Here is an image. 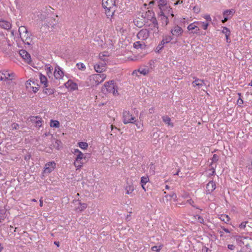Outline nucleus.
<instances>
[{
    "label": "nucleus",
    "instance_id": "0eeeda50",
    "mask_svg": "<svg viewBox=\"0 0 252 252\" xmlns=\"http://www.w3.org/2000/svg\"><path fill=\"white\" fill-rule=\"evenodd\" d=\"M147 14H150L151 17L150 20L152 21L153 25L154 32L158 33V23L156 18L154 17V12L152 11L148 10L147 11Z\"/></svg>",
    "mask_w": 252,
    "mask_h": 252
},
{
    "label": "nucleus",
    "instance_id": "de8ad7c7",
    "mask_svg": "<svg viewBox=\"0 0 252 252\" xmlns=\"http://www.w3.org/2000/svg\"><path fill=\"white\" fill-rule=\"evenodd\" d=\"M11 127L12 129H18L19 128V125L15 123H13L11 125Z\"/></svg>",
    "mask_w": 252,
    "mask_h": 252
},
{
    "label": "nucleus",
    "instance_id": "f8f14e48",
    "mask_svg": "<svg viewBox=\"0 0 252 252\" xmlns=\"http://www.w3.org/2000/svg\"><path fill=\"white\" fill-rule=\"evenodd\" d=\"M73 203L76 205H79L78 207H75V210L79 212H82L87 207V204L86 203H82L79 200H74Z\"/></svg>",
    "mask_w": 252,
    "mask_h": 252
},
{
    "label": "nucleus",
    "instance_id": "052dcab7",
    "mask_svg": "<svg viewBox=\"0 0 252 252\" xmlns=\"http://www.w3.org/2000/svg\"><path fill=\"white\" fill-rule=\"evenodd\" d=\"M204 18L207 20V21H211V18L210 16V15H205L204 16Z\"/></svg>",
    "mask_w": 252,
    "mask_h": 252
},
{
    "label": "nucleus",
    "instance_id": "6e6d98bb",
    "mask_svg": "<svg viewBox=\"0 0 252 252\" xmlns=\"http://www.w3.org/2000/svg\"><path fill=\"white\" fill-rule=\"evenodd\" d=\"M31 158V155L29 154H28L24 157V159L26 161H28Z\"/></svg>",
    "mask_w": 252,
    "mask_h": 252
},
{
    "label": "nucleus",
    "instance_id": "bb28decb",
    "mask_svg": "<svg viewBox=\"0 0 252 252\" xmlns=\"http://www.w3.org/2000/svg\"><path fill=\"white\" fill-rule=\"evenodd\" d=\"M172 37L171 36H165L164 37L161 41V44L164 45L165 43H169L172 40Z\"/></svg>",
    "mask_w": 252,
    "mask_h": 252
},
{
    "label": "nucleus",
    "instance_id": "423d86ee",
    "mask_svg": "<svg viewBox=\"0 0 252 252\" xmlns=\"http://www.w3.org/2000/svg\"><path fill=\"white\" fill-rule=\"evenodd\" d=\"M149 31L146 29H143L138 32L137 37L139 39L144 40L149 37Z\"/></svg>",
    "mask_w": 252,
    "mask_h": 252
},
{
    "label": "nucleus",
    "instance_id": "72a5a7b5",
    "mask_svg": "<svg viewBox=\"0 0 252 252\" xmlns=\"http://www.w3.org/2000/svg\"><path fill=\"white\" fill-rule=\"evenodd\" d=\"M78 145L79 147L82 149H86L88 147V144L85 142H80L78 143Z\"/></svg>",
    "mask_w": 252,
    "mask_h": 252
},
{
    "label": "nucleus",
    "instance_id": "4be33fe9",
    "mask_svg": "<svg viewBox=\"0 0 252 252\" xmlns=\"http://www.w3.org/2000/svg\"><path fill=\"white\" fill-rule=\"evenodd\" d=\"M18 32L20 37L27 34H29V32L25 26H21L19 27Z\"/></svg>",
    "mask_w": 252,
    "mask_h": 252
},
{
    "label": "nucleus",
    "instance_id": "9d476101",
    "mask_svg": "<svg viewBox=\"0 0 252 252\" xmlns=\"http://www.w3.org/2000/svg\"><path fill=\"white\" fill-rule=\"evenodd\" d=\"M106 77V75L105 74H96L93 75V78L95 81L96 85H98L102 82Z\"/></svg>",
    "mask_w": 252,
    "mask_h": 252
},
{
    "label": "nucleus",
    "instance_id": "f704fd0d",
    "mask_svg": "<svg viewBox=\"0 0 252 252\" xmlns=\"http://www.w3.org/2000/svg\"><path fill=\"white\" fill-rule=\"evenodd\" d=\"M165 197L168 200V198L170 199L171 198L174 199L175 201L177 200V195L175 193H172L171 194H167L165 196Z\"/></svg>",
    "mask_w": 252,
    "mask_h": 252
},
{
    "label": "nucleus",
    "instance_id": "aec40b11",
    "mask_svg": "<svg viewBox=\"0 0 252 252\" xmlns=\"http://www.w3.org/2000/svg\"><path fill=\"white\" fill-rule=\"evenodd\" d=\"M65 86L66 87H69L71 89L73 90L77 88V84L70 80L65 83Z\"/></svg>",
    "mask_w": 252,
    "mask_h": 252
},
{
    "label": "nucleus",
    "instance_id": "864d4df0",
    "mask_svg": "<svg viewBox=\"0 0 252 252\" xmlns=\"http://www.w3.org/2000/svg\"><path fill=\"white\" fill-rule=\"evenodd\" d=\"M187 202L189 203L190 205H191L192 207H195L196 208L198 209L197 207H196L193 205L194 201L191 199L188 200Z\"/></svg>",
    "mask_w": 252,
    "mask_h": 252
},
{
    "label": "nucleus",
    "instance_id": "7c9ffc66",
    "mask_svg": "<svg viewBox=\"0 0 252 252\" xmlns=\"http://www.w3.org/2000/svg\"><path fill=\"white\" fill-rule=\"evenodd\" d=\"M83 163V161L77 160L76 159H75L74 164V166L78 169L82 166V164Z\"/></svg>",
    "mask_w": 252,
    "mask_h": 252
},
{
    "label": "nucleus",
    "instance_id": "dca6fc26",
    "mask_svg": "<svg viewBox=\"0 0 252 252\" xmlns=\"http://www.w3.org/2000/svg\"><path fill=\"white\" fill-rule=\"evenodd\" d=\"M183 32V29L178 26H175L174 29L172 30L171 31V33H172L173 35H175L176 36L182 35Z\"/></svg>",
    "mask_w": 252,
    "mask_h": 252
},
{
    "label": "nucleus",
    "instance_id": "8fccbe9b",
    "mask_svg": "<svg viewBox=\"0 0 252 252\" xmlns=\"http://www.w3.org/2000/svg\"><path fill=\"white\" fill-rule=\"evenodd\" d=\"M200 24H201V26L203 28L204 30H206L209 25V24L206 22V23L205 22H201V23H200Z\"/></svg>",
    "mask_w": 252,
    "mask_h": 252
},
{
    "label": "nucleus",
    "instance_id": "9b49d317",
    "mask_svg": "<svg viewBox=\"0 0 252 252\" xmlns=\"http://www.w3.org/2000/svg\"><path fill=\"white\" fill-rule=\"evenodd\" d=\"M216 188V185L215 183L213 181H210L206 185V193L210 194Z\"/></svg>",
    "mask_w": 252,
    "mask_h": 252
},
{
    "label": "nucleus",
    "instance_id": "412c9836",
    "mask_svg": "<svg viewBox=\"0 0 252 252\" xmlns=\"http://www.w3.org/2000/svg\"><path fill=\"white\" fill-rule=\"evenodd\" d=\"M162 121L168 126H170L171 127L174 126V124L171 122V119L167 116H164L162 117Z\"/></svg>",
    "mask_w": 252,
    "mask_h": 252
},
{
    "label": "nucleus",
    "instance_id": "603ef678",
    "mask_svg": "<svg viewBox=\"0 0 252 252\" xmlns=\"http://www.w3.org/2000/svg\"><path fill=\"white\" fill-rule=\"evenodd\" d=\"M196 217H197V220H198V222H199L201 223H204V219L202 217H201L199 215H197Z\"/></svg>",
    "mask_w": 252,
    "mask_h": 252
},
{
    "label": "nucleus",
    "instance_id": "39448f33",
    "mask_svg": "<svg viewBox=\"0 0 252 252\" xmlns=\"http://www.w3.org/2000/svg\"><path fill=\"white\" fill-rule=\"evenodd\" d=\"M14 76L13 73H9L8 71L3 70L0 71V80L7 81L11 80Z\"/></svg>",
    "mask_w": 252,
    "mask_h": 252
},
{
    "label": "nucleus",
    "instance_id": "473e14b6",
    "mask_svg": "<svg viewBox=\"0 0 252 252\" xmlns=\"http://www.w3.org/2000/svg\"><path fill=\"white\" fill-rule=\"evenodd\" d=\"M76 159L77 160L83 161V160H85V157H84V154L82 152H79V154L77 155Z\"/></svg>",
    "mask_w": 252,
    "mask_h": 252
},
{
    "label": "nucleus",
    "instance_id": "09e8293b",
    "mask_svg": "<svg viewBox=\"0 0 252 252\" xmlns=\"http://www.w3.org/2000/svg\"><path fill=\"white\" fill-rule=\"evenodd\" d=\"M193 10L194 13H198L200 11V8L198 6H195L193 7Z\"/></svg>",
    "mask_w": 252,
    "mask_h": 252
},
{
    "label": "nucleus",
    "instance_id": "a19ab883",
    "mask_svg": "<svg viewBox=\"0 0 252 252\" xmlns=\"http://www.w3.org/2000/svg\"><path fill=\"white\" fill-rule=\"evenodd\" d=\"M138 72H139L140 74H143L145 75L148 73V70L145 68H142L138 69Z\"/></svg>",
    "mask_w": 252,
    "mask_h": 252
},
{
    "label": "nucleus",
    "instance_id": "6ab92c4d",
    "mask_svg": "<svg viewBox=\"0 0 252 252\" xmlns=\"http://www.w3.org/2000/svg\"><path fill=\"white\" fill-rule=\"evenodd\" d=\"M39 77L40 83L44 85V88L47 87L48 86V83L47 77L41 73L40 74Z\"/></svg>",
    "mask_w": 252,
    "mask_h": 252
},
{
    "label": "nucleus",
    "instance_id": "f03ea898",
    "mask_svg": "<svg viewBox=\"0 0 252 252\" xmlns=\"http://www.w3.org/2000/svg\"><path fill=\"white\" fill-rule=\"evenodd\" d=\"M102 91L104 94L109 93H113L114 94H116L118 93L114 85V81L113 80L105 83L104 86L102 88Z\"/></svg>",
    "mask_w": 252,
    "mask_h": 252
},
{
    "label": "nucleus",
    "instance_id": "e2e57ef3",
    "mask_svg": "<svg viewBox=\"0 0 252 252\" xmlns=\"http://www.w3.org/2000/svg\"><path fill=\"white\" fill-rule=\"evenodd\" d=\"M183 2V0H177L175 3L174 4L175 5H177L178 4H180V3H182Z\"/></svg>",
    "mask_w": 252,
    "mask_h": 252
},
{
    "label": "nucleus",
    "instance_id": "1a4fd4ad",
    "mask_svg": "<svg viewBox=\"0 0 252 252\" xmlns=\"http://www.w3.org/2000/svg\"><path fill=\"white\" fill-rule=\"evenodd\" d=\"M54 75L56 79H62L64 75L63 72L61 69V68L59 66H56L54 72Z\"/></svg>",
    "mask_w": 252,
    "mask_h": 252
},
{
    "label": "nucleus",
    "instance_id": "c03bdc74",
    "mask_svg": "<svg viewBox=\"0 0 252 252\" xmlns=\"http://www.w3.org/2000/svg\"><path fill=\"white\" fill-rule=\"evenodd\" d=\"M39 116H31V117L29 118L30 119V121H31L32 123H36V121H37V120L39 119Z\"/></svg>",
    "mask_w": 252,
    "mask_h": 252
},
{
    "label": "nucleus",
    "instance_id": "774afa93",
    "mask_svg": "<svg viewBox=\"0 0 252 252\" xmlns=\"http://www.w3.org/2000/svg\"><path fill=\"white\" fill-rule=\"evenodd\" d=\"M79 152H81V151H80L78 149H74V152L73 153L74 154H79Z\"/></svg>",
    "mask_w": 252,
    "mask_h": 252
},
{
    "label": "nucleus",
    "instance_id": "338daca9",
    "mask_svg": "<svg viewBox=\"0 0 252 252\" xmlns=\"http://www.w3.org/2000/svg\"><path fill=\"white\" fill-rule=\"evenodd\" d=\"M33 88V90L32 91L34 92V93H36L38 90V88L39 87H32Z\"/></svg>",
    "mask_w": 252,
    "mask_h": 252
},
{
    "label": "nucleus",
    "instance_id": "c85d7f7f",
    "mask_svg": "<svg viewBox=\"0 0 252 252\" xmlns=\"http://www.w3.org/2000/svg\"><path fill=\"white\" fill-rule=\"evenodd\" d=\"M50 126L53 127H59L60 123L58 121L52 120L50 122Z\"/></svg>",
    "mask_w": 252,
    "mask_h": 252
},
{
    "label": "nucleus",
    "instance_id": "a18cd8bd",
    "mask_svg": "<svg viewBox=\"0 0 252 252\" xmlns=\"http://www.w3.org/2000/svg\"><path fill=\"white\" fill-rule=\"evenodd\" d=\"M248 223V221H244L243 222H242L240 225H239V227L240 228H242V229H245L247 227V224Z\"/></svg>",
    "mask_w": 252,
    "mask_h": 252
},
{
    "label": "nucleus",
    "instance_id": "e433bc0d",
    "mask_svg": "<svg viewBox=\"0 0 252 252\" xmlns=\"http://www.w3.org/2000/svg\"><path fill=\"white\" fill-rule=\"evenodd\" d=\"M46 70H47V75L50 77V75H52V70H53V68L51 66H47L46 65Z\"/></svg>",
    "mask_w": 252,
    "mask_h": 252
},
{
    "label": "nucleus",
    "instance_id": "4d7b16f0",
    "mask_svg": "<svg viewBox=\"0 0 252 252\" xmlns=\"http://www.w3.org/2000/svg\"><path fill=\"white\" fill-rule=\"evenodd\" d=\"M235 248V246L233 245H232V244H229L228 245V248L229 249V250H234Z\"/></svg>",
    "mask_w": 252,
    "mask_h": 252
},
{
    "label": "nucleus",
    "instance_id": "ea45409f",
    "mask_svg": "<svg viewBox=\"0 0 252 252\" xmlns=\"http://www.w3.org/2000/svg\"><path fill=\"white\" fill-rule=\"evenodd\" d=\"M162 246H154L152 247L151 249L153 251L157 252H159L160 250L161 249Z\"/></svg>",
    "mask_w": 252,
    "mask_h": 252
},
{
    "label": "nucleus",
    "instance_id": "b1692460",
    "mask_svg": "<svg viewBox=\"0 0 252 252\" xmlns=\"http://www.w3.org/2000/svg\"><path fill=\"white\" fill-rule=\"evenodd\" d=\"M145 46L143 42L136 41L133 44V47L136 49L143 48Z\"/></svg>",
    "mask_w": 252,
    "mask_h": 252
},
{
    "label": "nucleus",
    "instance_id": "5fc2aeb1",
    "mask_svg": "<svg viewBox=\"0 0 252 252\" xmlns=\"http://www.w3.org/2000/svg\"><path fill=\"white\" fill-rule=\"evenodd\" d=\"M163 45H162V44H161V42L157 46V50H158V51H159L163 48Z\"/></svg>",
    "mask_w": 252,
    "mask_h": 252
},
{
    "label": "nucleus",
    "instance_id": "3c124183",
    "mask_svg": "<svg viewBox=\"0 0 252 252\" xmlns=\"http://www.w3.org/2000/svg\"><path fill=\"white\" fill-rule=\"evenodd\" d=\"M135 125L138 129L142 130V127L143 125L140 122H137L135 123Z\"/></svg>",
    "mask_w": 252,
    "mask_h": 252
},
{
    "label": "nucleus",
    "instance_id": "2eb2a0df",
    "mask_svg": "<svg viewBox=\"0 0 252 252\" xmlns=\"http://www.w3.org/2000/svg\"><path fill=\"white\" fill-rule=\"evenodd\" d=\"M56 164L54 162H49L46 164L45 168L44 169L45 173H51L54 169L55 167L53 165L55 166Z\"/></svg>",
    "mask_w": 252,
    "mask_h": 252
},
{
    "label": "nucleus",
    "instance_id": "58836bf2",
    "mask_svg": "<svg viewBox=\"0 0 252 252\" xmlns=\"http://www.w3.org/2000/svg\"><path fill=\"white\" fill-rule=\"evenodd\" d=\"M166 4V0H159L158 6L160 9H161V7H163Z\"/></svg>",
    "mask_w": 252,
    "mask_h": 252
},
{
    "label": "nucleus",
    "instance_id": "4468645a",
    "mask_svg": "<svg viewBox=\"0 0 252 252\" xmlns=\"http://www.w3.org/2000/svg\"><path fill=\"white\" fill-rule=\"evenodd\" d=\"M219 160V156L217 154H214L211 158L212 162H211L210 166H211V170H212V175L215 172V168L216 165L214 163H216Z\"/></svg>",
    "mask_w": 252,
    "mask_h": 252
},
{
    "label": "nucleus",
    "instance_id": "f3484780",
    "mask_svg": "<svg viewBox=\"0 0 252 252\" xmlns=\"http://www.w3.org/2000/svg\"><path fill=\"white\" fill-rule=\"evenodd\" d=\"M22 41L26 44L28 45H30L32 44V39L30 37V33H29V34H27L24 35L23 36H21L20 37Z\"/></svg>",
    "mask_w": 252,
    "mask_h": 252
},
{
    "label": "nucleus",
    "instance_id": "7ed1b4c3",
    "mask_svg": "<svg viewBox=\"0 0 252 252\" xmlns=\"http://www.w3.org/2000/svg\"><path fill=\"white\" fill-rule=\"evenodd\" d=\"M123 122L124 124L134 123L136 122L135 117L132 116V114L129 111L124 110L123 112Z\"/></svg>",
    "mask_w": 252,
    "mask_h": 252
},
{
    "label": "nucleus",
    "instance_id": "ddd939ff",
    "mask_svg": "<svg viewBox=\"0 0 252 252\" xmlns=\"http://www.w3.org/2000/svg\"><path fill=\"white\" fill-rule=\"evenodd\" d=\"M106 64L105 63H99L94 65L95 70L97 72H102L105 70Z\"/></svg>",
    "mask_w": 252,
    "mask_h": 252
},
{
    "label": "nucleus",
    "instance_id": "0e129e2a",
    "mask_svg": "<svg viewBox=\"0 0 252 252\" xmlns=\"http://www.w3.org/2000/svg\"><path fill=\"white\" fill-rule=\"evenodd\" d=\"M223 17H224V19L222 20V22L224 23L226 22L229 19V18L226 17L225 16H223Z\"/></svg>",
    "mask_w": 252,
    "mask_h": 252
},
{
    "label": "nucleus",
    "instance_id": "69168bd1",
    "mask_svg": "<svg viewBox=\"0 0 252 252\" xmlns=\"http://www.w3.org/2000/svg\"><path fill=\"white\" fill-rule=\"evenodd\" d=\"M145 16L147 17L148 19H151L150 14H147V13L146 12L145 14Z\"/></svg>",
    "mask_w": 252,
    "mask_h": 252
},
{
    "label": "nucleus",
    "instance_id": "2f4dec72",
    "mask_svg": "<svg viewBox=\"0 0 252 252\" xmlns=\"http://www.w3.org/2000/svg\"><path fill=\"white\" fill-rule=\"evenodd\" d=\"M149 181V179L148 176H143L141 178V184L145 185Z\"/></svg>",
    "mask_w": 252,
    "mask_h": 252
},
{
    "label": "nucleus",
    "instance_id": "49530a36",
    "mask_svg": "<svg viewBox=\"0 0 252 252\" xmlns=\"http://www.w3.org/2000/svg\"><path fill=\"white\" fill-rule=\"evenodd\" d=\"M42 118L40 117H39V119L37 120V121H36V126L37 127H40L41 126V123H42Z\"/></svg>",
    "mask_w": 252,
    "mask_h": 252
},
{
    "label": "nucleus",
    "instance_id": "f257e3e1",
    "mask_svg": "<svg viewBox=\"0 0 252 252\" xmlns=\"http://www.w3.org/2000/svg\"><path fill=\"white\" fill-rule=\"evenodd\" d=\"M116 0H102V4L106 9L107 17L113 16L117 8L115 4Z\"/></svg>",
    "mask_w": 252,
    "mask_h": 252
},
{
    "label": "nucleus",
    "instance_id": "37998d69",
    "mask_svg": "<svg viewBox=\"0 0 252 252\" xmlns=\"http://www.w3.org/2000/svg\"><path fill=\"white\" fill-rule=\"evenodd\" d=\"M238 94L239 96V98L237 100V104L239 106H241V105H242L244 103V101H243V100L241 98V93H238Z\"/></svg>",
    "mask_w": 252,
    "mask_h": 252
},
{
    "label": "nucleus",
    "instance_id": "a878e982",
    "mask_svg": "<svg viewBox=\"0 0 252 252\" xmlns=\"http://www.w3.org/2000/svg\"><path fill=\"white\" fill-rule=\"evenodd\" d=\"M126 193L127 194H131L134 190V187L132 185H128L126 187Z\"/></svg>",
    "mask_w": 252,
    "mask_h": 252
},
{
    "label": "nucleus",
    "instance_id": "13d9d810",
    "mask_svg": "<svg viewBox=\"0 0 252 252\" xmlns=\"http://www.w3.org/2000/svg\"><path fill=\"white\" fill-rule=\"evenodd\" d=\"M229 36H230V35H227L225 36L226 42L228 43L231 42V40H230V38H229Z\"/></svg>",
    "mask_w": 252,
    "mask_h": 252
},
{
    "label": "nucleus",
    "instance_id": "393cba45",
    "mask_svg": "<svg viewBox=\"0 0 252 252\" xmlns=\"http://www.w3.org/2000/svg\"><path fill=\"white\" fill-rule=\"evenodd\" d=\"M203 83H204V80L199 79H196L192 82V84L194 86H197L199 87L202 86Z\"/></svg>",
    "mask_w": 252,
    "mask_h": 252
},
{
    "label": "nucleus",
    "instance_id": "5701e85b",
    "mask_svg": "<svg viewBox=\"0 0 252 252\" xmlns=\"http://www.w3.org/2000/svg\"><path fill=\"white\" fill-rule=\"evenodd\" d=\"M235 11L232 9L226 10L223 12V16H225L226 17L229 19L232 17Z\"/></svg>",
    "mask_w": 252,
    "mask_h": 252
},
{
    "label": "nucleus",
    "instance_id": "cd10ccee",
    "mask_svg": "<svg viewBox=\"0 0 252 252\" xmlns=\"http://www.w3.org/2000/svg\"><path fill=\"white\" fill-rule=\"evenodd\" d=\"M43 92L48 95L53 94L55 93V89L47 88V87L43 90Z\"/></svg>",
    "mask_w": 252,
    "mask_h": 252
},
{
    "label": "nucleus",
    "instance_id": "c756f323",
    "mask_svg": "<svg viewBox=\"0 0 252 252\" xmlns=\"http://www.w3.org/2000/svg\"><path fill=\"white\" fill-rule=\"evenodd\" d=\"M220 219L225 223H227L230 220V218L226 215H221Z\"/></svg>",
    "mask_w": 252,
    "mask_h": 252
},
{
    "label": "nucleus",
    "instance_id": "a211bd4d",
    "mask_svg": "<svg viewBox=\"0 0 252 252\" xmlns=\"http://www.w3.org/2000/svg\"><path fill=\"white\" fill-rule=\"evenodd\" d=\"M0 27L5 30H9L11 27V24L7 21L0 19Z\"/></svg>",
    "mask_w": 252,
    "mask_h": 252
},
{
    "label": "nucleus",
    "instance_id": "4c0bfd02",
    "mask_svg": "<svg viewBox=\"0 0 252 252\" xmlns=\"http://www.w3.org/2000/svg\"><path fill=\"white\" fill-rule=\"evenodd\" d=\"M222 32L225 34V36L230 35V31L229 29L226 27H224L222 31Z\"/></svg>",
    "mask_w": 252,
    "mask_h": 252
},
{
    "label": "nucleus",
    "instance_id": "bf43d9fd",
    "mask_svg": "<svg viewBox=\"0 0 252 252\" xmlns=\"http://www.w3.org/2000/svg\"><path fill=\"white\" fill-rule=\"evenodd\" d=\"M221 229L226 233H230V231L227 228H225L223 226H221Z\"/></svg>",
    "mask_w": 252,
    "mask_h": 252
},
{
    "label": "nucleus",
    "instance_id": "6e6552de",
    "mask_svg": "<svg viewBox=\"0 0 252 252\" xmlns=\"http://www.w3.org/2000/svg\"><path fill=\"white\" fill-rule=\"evenodd\" d=\"M19 54L20 56L26 62L30 64L32 62L30 54L25 50H21L19 51Z\"/></svg>",
    "mask_w": 252,
    "mask_h": 252
},
{
    "label": "nucleus",
    "instance_id": "680f3d73",
    "mask_svg": "<svg viewBox=\"0 0 252 252\" xmlns=\"http://www.w3.org/2000/svg\"><path fill=\"white\" fill-rule=\"evenodd\" d=\"M160 10H161V11H160V12L159 13V16L161 18V17H163V16H165V15H164V12L162 11V9L161 8V9H160Z\"/></svg>",
    "mask_w": 252,
    "mask_h": 252
},
{
    "label": "nucleus",
    "instance_id": "20e7f679",
    "mask_svg": "<svg viewBox=\"0 0 252 252\" xmlns=\"http://www.w3.org/2000/svg\"><path fill=\"white\" fill-rule=\"evenodd\" d=\"M199 23V22H195L193 23H191L189 24L187 29L189 31H190V34L193 33V34H196L198 35H201L203 34L204 35L205 34V32L204 33L200 32V30L198 26H196L195 24H198Z\"/></svg>",
    "mask_w": 252,
    "mask_h": 252
},
{
    "label": "nucleus",
    "instance_id": "c9c22d12",
    "mask_svg": "<svg viewBox=\"0 0 252 252\" xmlns=\"http://www.w3.org/2000/svg\"><path fill=\"white\" fill-rule=\"evenodd\" d=\"M161 20L162 21V25H164V26H166L169 22L168 17L166 16L161 17Z\"/></svg>",
    "mask_w": 252,
    "mask_h": 252
},
{
    "label": "nucleus",
    "instance_id": "79ce46f5",
    "mask_svg": "<svg viewBox=\"0 0 252 252\" xmlns=\"http://www.w3.org/2000/svg\"><path fill=\"white\" fill-rule=\"evenodd\" d=\"M76 65L80 70H84L86 68L85 65L83 63H78Z\"/></svg>",
    "mask_w": 252,
    "mask_h": 252
}]
</instances>
